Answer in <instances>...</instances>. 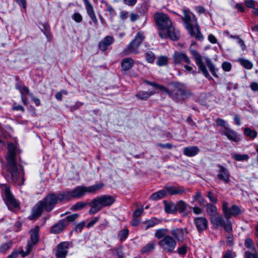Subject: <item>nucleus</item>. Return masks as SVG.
<instances>
[{
	"label": "nucleus",
	"mask_w": 258,
	"mask_h": 258,
	"mask_svg": "<svg viewBox=\"0 0 258 258\" xmlns=\"http://www.w3.org/2000/svg\"><path fill=\"white\" fill-rule=\"evenodd\" d=\"M232 158L236 161H243L248 160L249 157L247 154L241 155L234 153L232 154Z\"/></svg>",
	"instance_id": "nucleus-36"
},
{
	"label": "nucleus",
	"mask_w": 258,
	"mask_h": 258,
	"mask_svg": "<svg viewBox=\"0 0 258 258\" xmlns=\"http://www.w3.org/2000/svg\"><path fill=\"white\" fill-rule=\"evenodd\" d=\"M200 152V149L197 146H189L183 149V154L188 157H192L197 155Z\"/></svg>",
	"instance_id": "nucleus-21"
},
{
	"label": "nucleus",
	"mask_w": 258,
	"mask_h": 258,
	"mask_svg": "<svg viewBox=\"0 0 258 258\" xmlns=\"http://www.w3.org/2000/svg\"><path fill=\"white\" fill-rule=\"evenodd\" d=\"M168 57L165 55H160L158 57L156 64L159 67L165 66L168 64Z\"/></svg>",
	"instance_id": "nucleus-32"
},
{
	"label": "nucleus",
	"mask_w": 258,
	"mask_h": 258,
	"mask_svg": "<svg viewBox=\"0 0 258 258\" xmlns=\"http://www.w3.org/2000/svg\"><path fill=\"white\" fill-rule=\"evenodd\" d=\"M143 212V209H137L135 210L133 213V216L134 218H137L140 217Z\"/></svg>",
	"instance_id": "nucleus-60"
},
{
	"label": "nucleus",
	"mask_w": 258,
	"mask_h": 258,
	"mask_svg": "<svg viewBox=\"0 0 258 258\" xmlns=\"http://www.w3.org/2000/svg\"><path fill=\"white\" fill-rule=\"evenodd\" d=\"M154 19L158 29L161 31L159 32V35L162 39L169 37L172 40L178 39L179 31L175 28L171 20L166 14L156 13Z\"/></svg>",
	"instance_id": "nucleus-1"
},
{
	"label": "nucleus",
	"mask_w": 258,
	"mask_h": 258,
	"mask_svg": "<svg viewBox=\"0 0 258 258\" xmlns=\"http://www.w3.org/2000/svg\"><path fill=\"white\" fill-rule=\"evenodd\" d=\"M101 2L102 4V5H101V7L104 8L105 11L109 12L110 15L114 14L115 12L111 6L108 5V4L103 0H102Z\"/></svg>",
	"instance_id": "nucleus-42"
},
{
	"label": "nucleus",
	"mask_w": 258,
	"mask_h": 258,
	"mask_svg": "<svg viewBox=\"0 0 258 258\" xmlns=\"http://www.w3.org/2000/svg\"><path fill=\"white\" fill-rule=\"evenodd\" d=\"M35 244H33V243H32L29 241H28L27 245L26 246V251H24L23 250L22 248H21L20 250H19L22 256L25 257V256L28 255L30 253L33 246Z\"/></svg>",
	"instance_id": "nucleus-31"
},
{
	"label": "nucleus",
	"mask_w": 258,
	"mask_h": 258,
	"mask_svg": "<svg viewBox=\"0 0 258 258\" xmlns=\"http://www.w3.org/2000/svg\"><path fill=\"white\" fill-rule=\"evenodd\" d=\"M206 59L207 66H208L211 73H212V74L214 77H218V76L217 75V74L216 73V69L215 68V67H214L212 60H211V59H210L208 57H207L206 58Z\"/></svg>",
	"instance_id": "nucleus-40"
},
{
	"label": "nucleus",
	"mask_w": 258,
	"mask_h": 258,
	"mask_svg": "<svg viewBox=\"0 0 258 258\" xmlns=\"http://www.w3.org/2000/svg\"><path fill=\"white\" fill-rule=\"evenodd\" d=\"M244 134L246 136L249 137L251 140H253L257 136V133L255 131L251 130L248 127H246L244 128Z\"/></svg>",
	"instance_id": "nucleus-35"
},
{
	"label": "nucleus",
	"mask_w": 258,
	"mask_h": 258,
	"mask_svg": "<svg viewBox=\"0 0 258 258\" xmlns=\"http://www.w3.org/2000/svg\"><path fill=\"white\" fill-rule=\"evenodd\" d=\"M194 222L196 226L199 233H201L206 230L208 227V222L207 219L203 217L195 218Z\"/></svg>",
	"instance_id": "nucleus-18"
},
{
	"label": "nucleus",
	"mask_w": 258,
	"mask_h": 258,
	"mask_svg": "<svg viewBox=\"0 0 258 258\" xmlns=\"http://www.w3.org/2000/svg\"><path fill=\"white\" fill-rule=\"evenodd\" d=\"M156 243L155 241H151L147 243L142 249V253L149 252L153 250L155 248Z\"/></svg>",
	"instance_id": "nucleus-33"
},
{
	"label": "nucleus",
	"mask_w": 258,
	"mask_h": 258,
	"mask_svg": "<svg viewBox=\"0 0 258 258\" xmlns=\"http://www.w3.org/2000/svg\"><path fill=\"white\" fill-rule=\"evenodd\" d=\"M217 166L218 167V170H217L218 173L217 174V179L225 183H228L230 181V173L228 169L220 164H218Z\"/></svg>",
	"instance_id": "nucleus-14"
},
{
	"label": "nucleus",
	"mask_w": 258,
	"mask_h": 258,
	"mask_svg": "<svg viewBox=\"0 0 258 258\" xmlns=\"http://www.w3.org/2000/svg\"><path fill=\"white\" fill-rule=\"evenodd\" d=\"M216 124L222 128L228 127L226 126V122L224 119L217 118L216 120Z\"/></svg>",
	"instance_id": "nucleus-49"
},
{
	"label": "nucleus",
	"mask_w": 258,
	"mask_h": 258,
	"mask_svg": "<svg viewBox=\"0 0 258 258\" xmlns=\"http://www.w3.org/2000/svg\"><path fill=\"white\" fill-rule=\"evenodd\" d=\"M78 217L79 215L78 214H73L71 215L67 216L66 218L62 219L61 220H64V224L67 226L69 224L70 222H73Z\"/></svg>",
	"instance_id": "nucleus-44"
},
{
	"label": "nucleus",
	"mask_w": 258,
	"mask_h": 258,
	"mask_svg": "<svg viewBox=\"0 0 258 258\" xmlns=\"http://www.w3.org/2000/svg\"><path fill=\"white\" fill-rule=\"evenodd\" d=\"M235 255L232 250H228L224 254L222 258H234Z\"/></svg>",
	"instance_id": "nucleus-57"
},
{
	"label": "nucleus",
	"mask_w": 258,
	"mask_h": 258,
	"mask_svg": "<svg viewBox=\"0 0 258 258\" xmlns=\"http://www.w3.org/2000/svg\"><path fill=\"white\" fill-rule=\"evenodd\" d=\"M192 66H194V64L191 62L190 64H184L183 65V68L187 72H191L192 74L194 75L196 73V72L193 70Z\"/></svg>",
	"instance_id": "nucleus-50"
},
{
	"label": "nucleus",
	"mask_w": 258,
	"mask_h": 258,
	"mask_svg": "<svg viewBox=\"0 0 258 258\" xmlns=\"http://www.w3.org/2000/svg\"><path fill=\"white\" fill-rule=\"evenodd\" d=\"M155 93L151 91H140L136 94V97L140 100H147L151 96L153 95Z\"/></svg>",
	"instance_id": "nucleus-27"
},
{
	"label": "nucleus",
	"mask_w": 258,
	"mask_h": 258,
	"mask_svg": "<svg viewBox=\"0 0 258 258\" xmlns=\"http://www.w3.org/2000/svg\"><path fill=\"white\" fill-rule=\"evenodd\" d=\"M30 97H31V99L32 100V101H33V102H34V103L35 104V105L36 106H39L41 104V102H40V100L39 99L37 98H36L35 97L33 94H30Z\"/></svg>",
	"instance_id": "nucleus-63"
},
{
	"label": "nucleus",
	"mask_w": 258,
	"mask_h": 258,
	"mask_svg": "<svg viewBox=\"0 0 258 258\" xmlns=\"http://www.w3.org/2000/svg\"><path fill=\"white\" fill-rule=\"evenodd\" d=\"M208 40L213 44H215L217 42V38L213 34H210L208 36Z\"/></svg>",
	"instance_id": "nucleus-64"
},
{
	"label": "nucleus",
	"mask_w": 258,
	"mask_h": 258,
	"mask_svg": "<svg viewBox=\"0 0 258 258\" xmlns=\"http://www.w3.org/2000/svg\"><path fill=\"white\" fill-rule=\"evenodd\" d=\"M145 38L144 34L142 32H138L134 39L127 45L122 51L123 55H128L131 54L139 53L138 48Z\"/></svg>",
	"instance_id": "nucleus-7"
},
{
	"label": "nucleus",
	"mask_w": 258,
	"mask_h": 258,
	"mask_svg": "<svg viewBox=\"0 0 258 258\" xmlns=\"http://www.w3.org/2000/svg\"><path fill=\"white\" fill-rule=\"evenodd\" d=\"M88 14L94 22H96V16L92 6L89 3L88 0H83Z\"/></svg>",
	"instance_id": "nucleus-26"
},
{
	"label": "nucleus",
	"mask_w": 258,
	"mask_h": 258,
	"mask_svg": "<svg viewBox=\"0 0 258 258\" xmlns=\"http://www.w3.org/2000/svg\"><path fill=\"white\" fill-rule=\"evenodd\" d=\"M128 232V230L127 228H124L119 231L118 236L121 241H124L127 238Z\"/></svg>",
	"instance_id": "nucleus-43"
},
{
	"label": "nucleus",
	"mask_w": 258,
	"mask_h": 258,
	"mask_svg": "<svg viewBox=\"0 0 258 258\" xmlns=\"http://www.w3.org/2000/svg\"><path fill=\"white\" fill-rule=\"evenodd\" d=\"M134 63V60L131 57L123 58L121 62V67L124 71L130 70Z\"/></svg>",
	"instance_id": "nucleus-23"
},
{
	"label": "nucleus",
	"mask_w": 258,
	"mask_h": 258,
	"mask_svg": "<svg viewBox=\"0 0 258 258\" xmlns=\"http://www.w3.org/2000/svg\"><path fill=\"white\" fill-rule=\"evenodd\" d=\"M146 60L150 63H153L156 58L155 54L151 51H147L145 54Z\"/></svg>",
	"instance_id": "nucleus-41"
},
{
	"label": "nucleus",
	"mask_w": 258,
	"mask_h": 258,
	"mask_svg": "<svg viewBox=\"0 0 258 258\" xmlns=\"http://www.w3.org/2000/svg\"><path fill=\"white\" fill-rule=\"evenodd\" d=\"M19 254H20L19 250H15L7 258H17Z\"/></svg>",
	"instance_id": "nucleus-59"
},
{
	"label": "nucleus",
	"mask_w": 258,
	"mask_h": 258,
	"mask_svg": "<svg viewBox=\"0 0 258 258\" xmlns=\"http://www.w3.org/2000/svg\"><path fill=\"white\" fill-rule=\"evenodd\" d=\"M169 230L161 228L156 230L155 236L158 239V244L160 248L166 253H172L174 251L177 242L171 235H168Z\"/></svg>",
	"instance_id": "nucleus-4"
},
{
	"label": "nucleus",
	"mask_w": 258,
	"mask_h": 258,
	"mask_svg": "<svg viewBox=\"0 0 258 258\" xmlns=\"http://www.w3.org/2000/svg\"><path fill=\"white\" fill-rule=\"evenodd\" d=\"M19 90L22 94V96H23L24 95L27 94L30 96L31 93H29V89L26 86H22L20 87Z\"/></svg>",
	"instance_id": "nucleus-55"
},
{
	"label": "nucleus",
	"mask_w": 258,
	"mask_h": 258,
	"mask_svg": "<svg viewBox=\"0 0 258 258\" xmlns=\"http://www.w3.org/2000/svg\"><path fill=\"white\" fill-rule=\"evenodd\" d=\"M12 242L10 241L8 242L3 243L0 246V252L5 253L12 246Z\"/></svg>",
	"instance_id": "nucleus-46"
},
{
	"label": "nucleus",
	"mask_w": 258,
	"mask_h": 258,
	"mask_svg": "<svg viewBox=\"0 0 258 258\" xmlns=\"http://www.w3.org/2000/svg\"><path fill=\"white\" fill-rule=\"evenodd\" d=\"M97 189V185H93L88 187L85 186V193H92L96 191Z\"/></svg>",
	"instance_id": "nucleus-51"
},
{
	"label": "nucleus",
	"mask_w": 258,
	"mask_h": 258,
	"mask_svg": "<svg viewBox=\"0 0 258 258\" xmlns=\"http://www.w3.org/2000/svg\"><path fill=\"white\" fill-rule=\"evenodd\" d=\"M146 83L147 84H148L151 86H153L156 88H157L162 91L164 92L165 90H166V87L165 86L158 84L157 83H156L155 82L146 81Z\"/></svg>",
	"instance_id": "nucleus-47"
},
{
	"label": "nucleus",
	"mask_w": 258,
	"mask_h": 258,
	"mask_svg": "<svg viewBox=\"0 0 258 258\" xmlns=\"http://www.w3.org/2000/svg\"><path fill=\"white\" fill-rule=\"evenodd\" d=\"M210 220L214 228L217 229L219 228L223 227L227 232L230 233L232 232V226L231 221L226 220L225 222L222 216L218 214L214 217H211Z\"/></svg>",
	"instance_id": "nucleus-8"
},
{
	"label": "nucleus",
	"mask_w": 258,
	"mask_h": 258,
	"mask_svg": "<svg viewBox=\"0 0 258 258\" xmlns=\"http://www.w3.org/2000/svg\"><path fill=\"white\" fill-rule=\"evenodd\" d=\"M219 133L222 136H225L231 141L238 143L240 141V138L237 133L229 127L222 128L219 130Z\"/></svg>",
	"instance_id": "nucleus-15"
},
{
	"label": "nucleus",
	"mask_w": 258,
	"mask_h": 258,
	"mask_svg": "<svg viewBox=\"0 0 258 258\" xmlns=\"http://www.w3.org/2000/svg\"><path fill=\"white\" fill-rule=\"evenodd\" d=\"M207 197L211 202L214 203H217V199L214 196V194L211 191H208Z\"/></svg>",
	"instance_id": "nucleus-58"
},
{
	"label": "nucleus",
	"mask_w": 258,
	"mask_h": 258,
	"mask_svg": "<svg viewBox=\"0 0 258 258\" xmlns=\"http://www.w3.org/2000/svg\"><path fill=\"white\" fill-rule=\"evenodd\" d=\"M114 41V39L112 36H107L99 42L98 45V48L100 51L105 52Z\"/></svg>",
	"instance_id": "nucleus-19"
},
{
	"label": "nucleus",
	"mask_w": 258,
	"mask_h": 258,
	"mask_svg": "<svg viewBox=\"0 0 258 258\" xmlns=\"http://www.w3.org/2000/svg\"><path fill=\"white\" fill-rule=\"evenodd\" d=\"M63 201L65 200L62 192L58 194H48L34 206L30 219L33 220L39 217L44 210L47 212H50L57 203Z\"/></svg>",
	"instance_id": "nucleus-2"
},
{
	"label": "nucleus",
	"mask_w": 258,
	"mask_h": 258,
	"mask_svg": "<svg viewBox=\"0 0 258 258\" xmlns=\"http://www.w3.org/2000/svg\"><path fill=\"white\" fill-rule=\"evenodd\" d=\"M5 194V203L7 205L8 208L13 210L14 209L19 207V203L14 199L10 191V187L8 186L5 185L4 189Z\"/></svg>",
	"instance_id": "nucleus-13"
},
{
	"label": "nucleus",
	"mask_w": 258,
	"mask_h": 258,
	"mask_svg": "<svg viewBox=\"0 0 258 258\" xmlns=\"http://www.w3.org/2000/svg\"><path fill=\"white\" fill-rule=\"evenodd\" d=\"M206 210L207 213L210 216V218L218 215L216 207L211 204H208L207 205Z\"/></svg>",
	"instance_id": "nucleus-30"
},
{
	"label": "nucleus",
	"mask_w": 258,
	"mask_h": 258,
	"mask_svg": "<svg viewBox=\"0 0 258 258\" xmlns=\"http://www.w3.org/2000/svg\"><path fill=\"white\" fill-rule=\"evenodd\" d=\"M189 52L194 58L196 63L198 66L199 71L201 72L206 78H211L206 68V65L203 61L202 56L201 54L197 50L191 48V47L189 48Z\"/></svg>",
	"instance_id": "nucleus-9"
},
{
	"label": "nucleus",
	"mask_w": 258,
	"mask_h": 258,
	"mask_svg": "<svg viewBox=\"0 0 258 258\" xmlns=\"http://www.w3.org/2000/svg\"><path fill=\"white\" fill-rule=\"evenodd\" d=\"M222 210L226 220H228L232 217H236L242 213L239 207L233 205L231 207H228L227 202L224 201L222 204Z\"/></svg>",
	"instance_id": "nucleus-10"
},
{
	"label": "nucleus",
	"mask_w": 258,
	"mask_h": 258,
	"mask_svg": "<svg viewBox=\"0 0 258 258\" xmlns=\"http://www.w3.org/2000/svg\"><path fill=\"white\" fill-rule=\"evenodd\" d=\"M62 194L65 201L71 198L80 199L85 195V186H78L73 190L63 191Z\"/></svg>",
	"instance_id": "nucleus-11"
},
{
	"label": "nucleus",
	"mask_w": 258,
	"mask_h": 258,
	"mask_svg": "<svg viewBox=\"0 0 258 258\" xmlns=\"http://www.w3.org/2000/svg\"><path fill=\"white\" fill-rule=\"evenodd\" d=\"M164 189L166 191V194L168 193L170 196L180 195L185 192L184 188L183 186H166L164 187Z\"/></svg>",
	"instance_id": "nucleus-20"
},
{
	"label": "nucleus",
	"mask_w": 258,
	"mask_h": 258,
	"mask_svg": "<svg viewBox=\"0 0 258 258\" xmlns=\"http://www.w3.org/2000/svg\"><path fill=\"white\" fill-rule=\"evenodd\" d=\"M66 226L64 220H60L52 227L50 229V232L53 234L59 233L63 230Z\"/></svg>",
	"instance_id": "nucleus-24"
},
{
	"label": "nucleus",
	"mask_w": 258,
	"mask_h": 258,
	"mask_svg": "<svg viewBox=\"0 0 258 258\" xmlns=\"http://www.w3.org/2000/svg\"><path fill=\"white\" fill-rule=\"evenodd\" d=\"M187 245L186 244L183 245L181 247L178 248L177 251L179 254L184 255L186 253L187 251Z\"/></svg>",
	"instance_id": "nucleus-52"
},
{
	"label": "nucleus",
	"mask_w": 258,
	"mask_h": 258,
	"mask_svg": "<svg viewBox=\"0 0 258 258\" xmlns=\"http://www.w3.org/2000/svg\"><path fill=\"white\" fill-rule=\"evenodd\" d=\"M183 16L181 19L183 25L191 36L194 37L197 40H202L203 36L200 32V27L197 19L189 10L184 7L182 10Z\"/></svg>",
	"instance_id": "nucleus-3"
},
{
	"label": "nucleus",
	"mask_w": 258,
	"mask_h": 258,
	"mask_svg": "<svg viewBox=\"0 0 258 258\" xmlns=\"http://www.w3.org/2000/svg\"><path fill=\"white\" fill-rule=\"evenodd\" d=\"M39 227L36 226L34 228L30 230V239L28 241L33 243V244H36L39 240Z\"/></svg>",
	"instance_id": "nucleus-22"
},
{
	"label": "nucleus",
	"mask_w": 258,
	"mask_h": 258,
	"mask_svg": "<svg viewBox=\"0 0 258 258\" xmlns=\"http://www.w3.org/2000/svg\"><path fill=\"white\" fill-rule=\"evenodd\" d=\"M244 245L248 248L251 249H255L253 241L251 238H246L244 241Z\"/></svg>",
	"instance_id": "nucleus-48"
},
{
	"label": "nucleus",
	"mask_w": 258,
	"mask_h": 258,
	"mask_svg": "<svg viewBox=\"0 0 258 258\" xmlns=\"http://www.w3.org/2000/svg\"><path fill=\"white\" fill-rule=\"evenodd\" d=\"M172 59L175 65L190 64L191 63L189 57L183 51H175L172 55Z\"/></svg>",
	"instance_id": "nucleus-12"
},
{
	"label": "nucleus",
	"mask_w": 258,
	"mask_h": 258,
	"mask_svg": "<svg viewBox=\"0 0 258 258\" xmlns=\"http://www.w3.org/2000/svg\"><path fill=\"white\" fill-rule=\"evenodd\" d=\"M170 233L176 241H182L183 240L184 232L182 228L172 229Z\"/></svg>",
	"instance_id": "nucleus-25"
},
{
	"label": "nucleus",
	"mask_w": 258,
	"mask_h": 258,
	"mask_svg": "<svg viewBox=\"0 0 258 258\" xmlns=\"http://www.w3.org/2000/svg\"><path fill=\"white\" fill-rule=\"evenodd\" d=\"M70 246L69 242L64 241L59 243L56 247L55 255L57 258H65L68 252Z\"/></svg>",
	"instance_id": "nucleus-17"
},
{
	"label": "nucleus",
	"mask_w": 258,
	"mask_h": 258,
	"mask_svg": "<svg viewBox=\"0 0 258 258\" xmlns=\"http://www.w3.org/2000/svg\"><path fill=\"white\" fill-rule=\"evenodd\" d=\"M255 1L253 0H245L244 4L247 8L254 9L255 7Z\"/></svg>",
	"instance_id": "nucleus-54"
},
{
	"label": "nucleus",
	"mask_w": 258,
	"mask_h": 258,
	"mask_svg": "<svg viewBox=\"0 0 258 258\" xmlns=\"http://www.w3.org/2000/svg\"><path fill=\"white\" fill-rule=\"evenodd\" d=\"M160 222V221L156 219L148 220L145 222V224L146 225V229H147L150 227H154L155 225L158 224Z\"/></svg>",
	"instance_id": "nucleus-45"
},
{
	"label": "nucleus",
	"mask_w": 258,
	"mask_h": 258,
	"mask_svg": "<svg viewBox=\"0 0 258 258\" xmlns=\"http://www.w3.org/2000/svg\"><path fill=\"white\" fill-rule=\"evenodd\" d=\"M176 211H179L180 213L183 212L187 208V204L184 201L180 200L175 204Z\"/></svg>",
	"instance_id": "nucleus-38"
},
{
	"label": "nucleus",
	"mask_w": 258,
	"mask_h": 258,
	"mask_svg": "<svg viewBox=\"0 0 258 258\" xmlns=\"http://www.w3.org/2000/svg\"><path fill=\"white\" fill-rule=\"evenodd\" d=\"M72 18L75 22L77 23H80L82 21V17L78 13H74L72 16Z\"/></svg>",
	"instance_id": "nucleus-56"
},
{
	"label": "nucleus",
	"mask_w": 258,
	"mask_h": 258,
	"mask_svg": "<svg viewBox=\"0 0 258 258\" xmlns=\"http://www.w3.org/2000/svg\"><path fill=\"white\" fill-rule=\"evenodd\" d=\"M164 210L167 213L174 214L176 212L175 204L173 203H168L166 201H164Z\"/></svg>",
	"instance_id": "nucleus-29"
},
{
	"label": "nucleus",
	"mask_w": 258,
	"mask_h": 258,
	"mask_svg": "<svg viewBox=\"0 0 258 258\" xmlns=\"http://www.w3.org/2000/svg\"><path fill=\"white\" fill-rule=\"evenodd\" d=\"M114 202V198L110 196L103 195L98 197V211L104 207L111 206Z\"/></svg>",
	"instance_id": "nucleus-16"
},
{
	"label": "nucleus",
	"mask_w": 258,
	"mask_h": 258,
	"mask_svg": "<svg viewBox=\"0 0 258 258\" xmlns=\"http://www.w3.org/2000/svg\"><path fill=\"white\" fill-rule=\"evenodd\" d=\"M16 150V147L13 144H8L7 168L11 175V181L13 182H17L19 178V173L15 160Z\"/></svg>",
	"instance_id": "nucleus-5"
},
{
	"label": "nucleus",
	"mask_w": 258,
	"mask_h": 258,
	"mask_svg": "<svg viewBox=\"0 0 258 258\" xmlns=\"http://www.w3.org/2000/svg\"><path fill=\"white\" fill-rule=\"evenodd\" d=\"M238 62L246 69L250 70L253 67L252 63L248 59L240 58L238 59Z\"/></svg>",
	"instance_id": "nucleus-34"
},
{
	"label": "nucleus",
	"mask_w": 258,
	"mask_h": 258,
	"mask_svg": "<svg viewBox=\"0 0 258 258\" xmlns=\"http://www.w3.org/2000/svg\"><path fill=\"white\" fill-rule=\"evenodd\" d=\"M116 255L118 256V258H123L124 257V253L122 251V247H119L116 249Z\"/></svg>",
	"instance_id": "nucleus-61"
},
{
	"label": "nucleus",
	"mask_w": 258,
	"mask_h": 258,
	"mask_svg": "<svg viewBox=\"0 0 258 258\" xmlns=\"http://www.w3.org/2000/svg\"><path fill=\"white\" fill-rule=\"evenodd\" d=\"M231 64L230 62L225 61L222 64L223 70L226 72H229L231 69Z\"/></svg>",
	"instance_id": "nucleus-53"
},
{
	"label": "nucleus",
	"mask_w": 258,
	"mask_h": 258,
	"mask_svg": "<svg viewBox=\"0 0 258 258\" xmlns=\"http://www.w3.org/2000/svg\"><path fill=\"white\" fill-rule=\"evenodd\" d=\"M166 196V191L164 188L157 192L153 193L150 197V199L153 201H157L163 198Z\"/></svg>",
	"instance_id": "nucleus-28"
},
{
	"label": "nucleus",
	"mask_w": 258,
	"mask_h": 258,
	"mask_svg": "<svg viewBox=\"0 0 258 258\" xmlns=\"http://www.w3.org/2000/svg\"><path fill=\"white\" fill-rule=\"evenodd\" d=\"M88 202H79L74 205L71 208L72 211H79L87 206Z\"/></svg>",
	"instance_id": "nucleus-37"
},
{
	"label": "nucleus",
	"mask_w": 258,
	"mask_h": 258,
	"mask_svg": "<svg viewBox=\"0 0 258 258\" xmlns=\"http://www.w3.org/2000/svg\"><path fill=\"white\" fill-rule=\"evenodd\" d=\"M88 205L91 207L89 211L90 214H94L97 212V198L94 199L92 201L88 203Z\"/></svg>",
	"instance_id": "nucleus-39"
},
{
	"label": "nucleus",
	"mask_w": 258,
	"mask_h": 258,
	"mask_svg": "<svg viewBox=\"0 0 258 258\" xmlns=\"http://www.w3.org/2000/svg\"><path fill=\"white\" fill-rule=\"evenodd\" d=\"M164 92L176 102L185 99L190 94L189 92L186 90L183 85L177 82L172 83L169 89L166 88Z\"/></svg>",
	"instance_id": "nucleus-6"
},
{
	"label": "nucleus",
	"mask_w": 258,
	"mask_h": 258,
	"mask_svg": "<svg viewBox=\"0 0 258 258\" xmlns=\"http://www.w3.org/2000/svg\"><path fill=\"white\" fill-rule=\"evenodd\" d=\"M157 146L162 148H166L168 149H170L172 147V145L170 143H166L165 144H163L161 143H158V144H157Z\"/></svg>",
	"instance_id": "nucleus-62"
}]
</instances>
